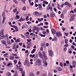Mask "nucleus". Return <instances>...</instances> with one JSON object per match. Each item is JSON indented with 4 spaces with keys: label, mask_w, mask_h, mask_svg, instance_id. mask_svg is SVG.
Listing matches in <instances>:
<instances>
[{
    "label": "nucleus",
    "mask_w": 76,
    "mask_h": 76,
    "mask_svg": "<svg viewBox=\"0 0 76 76\" xmlns=\"http://www.w3.org/2000/svg\"><path fill=\"white\" fill-rule=\"evenodd\" d=\"M27 44H28L26 47L27 48H29L31 47V46L32 45V43L31 42H27Z\"/></svg>",
    "instance_id": "obj_1"
},
{
    "label": "nucleus",
    "mask_w": 76,
    "mask_h": 76,
    "mask_svg": "<svg viewBox=\"0 0 76 76\" xmlns=\"http://www.w3.org/2000/svg\"><path fill=\"white\" fill-rule=\"evenodd\" d=\"M48 52L49 53V55L50 57H51L53 56V52L52 51V50H49L48 51Z\"/></svg>",
    "instance_id": "obj_2"
},
{
    "label": "nucleus",
    "mask_w": 76,
    "mask_h": 76,
    "mask_svg": "<svg viewBox=\"0 0 76 76\" xmlns=\"http://www.w3.org/2000/svg\"><path fill=\"white\" fill-rule=\"evenodd\" d=\"M37 64L38 66H41L42 64H41V60L39 59L37 60Z\"/></svg>",
    "instance_id": "obj_3"
},
{
    "label": "nucleus",
    "mask_w": 76,
    "mask_h": 76,
    "mask_svg": "<svg viewBox=\"0 0 76 76\" xmlns=\"http://www.w3.org/2000/svg\"><path fill=\"white\" fill-rule=\"evenodd\" d=\"M62 35V34L60 32H56V36L57 37H61Z\"/></svg>",
    "instance_id": "obj_4"
},
{
    "label": "nucleus",
    "mask_w": 76,
    "mask_h": 76,
    "mask_svg": "<svg viewBox=\"0 0 76 76\" xmlns=\"http://www.w3.org/2000/svg\"><path fill=\"white\" fill-rule=\"evenodd\" d=\"M42 54L43 55L45 58V60L47 59V56L45 55V52L44 51H42Z\"/></svg>",
    "instance_id": "obj_5"
},
{
    "label": "nucleus",
    "mask_w": 76,
    "mask_h": 76,
    "mask_svg": "<svg viewBox=\"0 0 76 76\" xmlns=\"http://www.w3.org/2000/svg\"><path fill=\"white\" fill-rule=\"evenodd\" d=\"M50 16L51 17V18H54V17L55 16L54 13L53 12H51L50 14Z\"/></svg>",
    "instance_id": "obj_6"
},
{
    "label": "nucleus",
    "mask_w": 76,
    "mask_h": 76,
    "mask_svg": "<svg viewBox=\"0 0 76 76\" xmlns=\"http://www.w3.org/2000/svg\"><path fill=\"white\" fill-rule=\"evenodd\" d=\"M29 62V61H28V59L27 58H26V59L25 61H24V65L25 66V65H26V64L28 63Z\"/></svg>",
    "instance_id": "obj_7"
},
{
    "label": "nucleus",
    "mask_w": 76,
    "mask_h": 76,
    "mask_svg": "<svg viewBox=\"0 0 76 76\" xmlns=\"http://www.w3.org/2000/svg\"><path fill=\"white\" fill-rule=\"evenodd\" d=\"M51 31L52 32V34H55L56 33V30L54 29V28H52L51 29Z\"/></svg>",
    "instance_id": "obj_8"
},
{
    "label": "nucleus",
    "mask_w": 76,
    "mask_h": 76,
    "mask_svg": "<svg viewBox=\"0 0 76 76\" xmlns=\"http://www.w3.org/2000/svg\"><path fill=\"white\" fill-rule=\"evenodd\" d=\"M56 69L57 70H58V71H59V72H61V71H62V68L59 67H56Z\"/></svg>",
    "instance_id": "obj_9"
},
{
    "label": "nucleus",
    "mask_w": 76,
    "mask_h": 76,
    "mask_svg": "<svg viewBox=\"0 0 76 76\" xmlns=\"http://www.w3.org/2000/svg\"><path fill=\"white\" fill-rule=\"evenodd\" d=\"M37 29H38V28L36 26H34L33 28V33H34L35 30H36Z\"/></svg>",
    "instance_id": "obj_10"
},
{
    "label": "nucleus",
    "mask_w": 76,
    "mask_h": 76,
    "mask_svg": "<svg viewBox=\"0 0 76 76\" xmlns=\"http://www.w3.org/2000/svg\"><path fill=\"white\" fill-rule=\"evenodd\" d=\"M38 6L39 7V10H42V5H41L40 4H39L38 5Z\"/></svg>",
    "instance_id": "obj_11"
},
{
    "label": "nucleus",
    "mask_w": 76,
    "mask_h": 76,
    "mask_svg": "<svg viewBox=\"0 0 76 76\" xmlns=\"http://www.w3.org/2000/svg\"><path fill=\"white\" fill-rule=\"evenodd\" d=\"M1 42L3 44L5 45L6 46H7V45L6 44V42L5 40L1 41Z\"/></svg>",
    "instance_id": "obj_12"
},
{
    "label": "nucleus",
    "mask_w": 76,
    "mask_h": 76,
    "mask_svg": "<svg viewBox=\"0 0 76 76\" xmlns=\"http://www.w3.org/2000/svg\"><path fill=\"white\" fill-rule=\"evenodd\" d=\"M25 20V19L23 18L22 17H20V19L18 20V22H20V21H23Z\"/></svg>",
    "instance_id": "obj_13"
},
{
    "label": "nucleus",
    "mask_w": 76,
    "mask_h": 76,
    "mask_svg": "<svg viewBox=\"0 0 76 76\" xmlns=\"http://www.w3.org/2000/svg\"><path fill=\"white\" fill-rule=\"evenodd\" d=\"M75 19V18L73 17H71L69 19V21L70 22H71L72 21V20H74Z\"/></svg>",
    "instance_id": "obj_14"
},
{
    "label": "nucleus",
    "mask_w": 76,
    "mask_h": 76,
    "mask_svg": "<svg viewBox=\"0 0 76 76\" xmlns=\"http://www.w3.org/2000/svg\"><path fill=\"white\" fill-rule=\"evenodd\" d=\"M67 9H66L64 10V11H63L62 13L63 14H65L67 13Z\"/></svg>",
    "instance_id": "obj_15"
},
{
    "label": "nucleus",
    "mask_w": 76,
    "mask_h": 76,
    "mask_svg": "<svg viewBox=\"0 0 76 76\" xmlns=\"http://www.w3.org/2000/svg\"><path fill=\"white\" fill-rule=\"evenodd\" d=\"M43 63L44 64H43V66H45V67H46L47 66V62L46 61H43Z\"/></svg>",
    "instance_id": "obj_16"
},
{
    "label": "nucleus",
    "mask_w": 76,
    "mask_h": 76,
    "mask_svg": "<svg viewBox=\"0 0 76 76\" xmlns=\"http://www.w3.org/2000/svg\"><path fill=\"white\" fill-rule=\"evenodd\" d=\"M39 57L41 58H43V56L42 55V53H39Z\"/></svg>",
    "instance_id": "obj_17"
},
{
    "label": "nucleus",
    "mask_w": 76,
    "mask_h": 76,
    "mask_svg": "<svg viewBox=\"0 0 76 76\" xmlns=\"http://www.w3.org/2000/svg\"><path fill=\"white\" fill-rule=\"evenodd\" d=\"M3 18L2 23H4L5 21V20H6V17H3Z\"/></svg>",
    "instance_id": "obj_18"
},
{
    "label": "nucleus",
    "mask_w": 76,
    "mask_h": 76,
    "mask_svg": "<svg viewBox=\"0 0 76 76\" xmlns=\"http://www.w3.org/2000/svg\"><path fill=\"white\" fill-rule=\"evenodd\" d=\"M0 37L1 39H3L4 38V35L3 34H0Z\"/></svg>",
    "instance_id": "obj_19"
},
{
    "label": "nucleus",
    "mask_w": 76,
    "mask_h": 76,
    "mask_svg": "<svg viewBox=\"0 0 76 76\" xmlns=\"http://www.w3.org/2000/svg\"><path fill=\"white\" fill-rule=\"evenodd\" d=\"M29 76H35V75L32 72H30L29 73Z\"/></svg>",
    "instance_id": "obj_20"
},
{
    "label": "nucleus",
    "mask_w": 76,
    "mask_h": 76,
    "mask_svg": "<svg viewBox=\"0 0 76 76\" xmlns=\"http://www.w3.org/2000/svg\"><path fill=\"white\" fill-rule=\"evenodd\" d=\"M33 15H37L38 14V12L37 11H35L33 13Z\"/></svg>",
    "instance_id": "obj_21"
},
{
    "label": "nucleus",
    "mask_w": 76,
    "mask_h": 76,
    "mask_svg": "<svg viewBox=\"0 0 76 76\" xmlns=\"http://www.w3.org/2000/svg\"><path fill=\"white\" fill-rule=\"evenodd\" d=\"M67 6L69 7H72V4L70 3H68L67 4Z\"/></svg>",
    "instance_id": "obj_22"
},
{
    "label": "nucleus",
    "mask_w": 76,
    "mask_h": 76,
    "mask_svg": "<svg viewBox=\"0 0 76 76\" xmlns=\"http://www.w3.org/2000/svg\"><path fill=\"white\" fill-rule=\"evenodd\" d=\"M6 75L7 76H10V75H11V74H10V73L9 72H7Z\"/></svg>",
    "instance_id": "obj_23"
},
{
    "label": "nucleus",
    "mask_w": 76,
    "mask_h": 76,
    "mask_svg": "<svg viewBox=\"0 0 76 76\" xmlns=\"http://www.w3.org/2000/svg\"><path fill=\"white\" fill-rule=\"evenodd\" d=\"M14 56H10V60H13V59H14Z\"/></svg>",
    "instance_id": "obj_24"
},
{
    "label": "nucleus",
    "mask_w": 76,
    "mask_h": 76,
    "mask_svg": "<svg viewBox=\"0 0 76 76\" xmlns=\"http://www.w3.org/2000/svg\"><path fill=\"white\" fill-rule=\"evenodd\" d=\"M57 8L58 9H59V10H61V9L60 8V5H59V4H58L57 3Z\"/></svg>",
    "instance_id": "obj_25"
},
{
    "label": "nucleus",
    "mask_w": 76,
    "mask_h": 76,
    "mask_svg": "<svg viewBox=\"0 0 76 76\" xmlns=\"http://www.w3.org/2000/svg\"><path fill=\"white\" fill-rule=\"evenodd\" d=\"M27 42H31L32 40L31 39H27Z\"/></svg>",
    "instance_id": "obj_26"
},
{
    "label": "nucleus",
    "mask_w": 76,
    "mask_h": 76,
    "mask_svg": "<svg viewBox=\"0 0 76 76\" xmlns=\"http://www.w3.org/2000/svg\"><path fill=\"white\" fill-rule=\"evenodd\" d=\"M25 37H26V38H29L30 37L29 36H28V35H27V34H26L25 33L24 34Z\"/></svg>",
    "instance_id": "obj_27"
},
{
    "label": "nucleus",
    "mask_w": 76,
    "mask_h": 76,
    "mask_svg": "<svg viewBox=\"0 0 76 76\" xmlns=\"http://www.w3.org/2000/svg\"><path fill=\"white\" fill-rule=\"evenodd\" d=\"M43 3L44 4H48V2H46L45 1H43Z\"/></svg>",
    "instance_id": "obj_28"
},
{
    "label": "nucleus",
    "mask_w": 76,
    "mask_h": 76,
    "mask_svg": "<svg viewBox=\"0 0 76 76\" xmlns=\"http://www.w3.org/2000/svg\"><path fill=\"white\" fill-rule=\"evenodd\" d=\"M4 16H5V12H3L2 15V17H4Z\"/></svg>",
    "instance_id": "obj_29"
},
{
    "label": "nucleus",
    "mask_w": 76,
    "mask_h": 76,
    "mask_svg": "<svg viewBox=\"0 0 76 76\" xmlns=\"http://www.w3.org/2000/svg\"><path fill=\"white\" fill-rule=\"evenodd\" d=\"M42 14V12H38V15L39 16H41Z\"/></svg>",
    "instance_id": "obj_30"
},
{
    "label": "nucleus",
    "mask_w": 76,
    "mask_h": 76,
    "mask_svg": "<svg viewBox=\"0 0 76 76\" xmlns=\"http://www.w3.org/2000/svg\"><path fill=\"white\" fill-rule=\"evenodd\" d=\"M67 42H68V40L67 39H65V44H67Z\"/></svg>",
    "instance_id": "obj_31"
},
{
    "label": "nucleus",
    "mask_w": 76,
    "mask_h": 76,
    "mask_svg": "<svg viewBox=\"0 0 76 76\" xmlns=\"http://www.w3.org/2000/svg\"><path fill=\"white\" fill-rule=\"evenodd\" d=\"M60 65L61 67H63V63L61 62L60 63Z\"/></svg>",
    "instance_id": "obj_32"
},
{
    "label": "nucleus",
    "mask_w": 76,
    "mask_h": 76,
    "mask_svg": "<svg viewBox=\"0 0 76 76\" xmlns=\"http://www.w3.org/2000/svg\"><path fill=\"white\" fill-rule=\"evenodd\" d=\"M22 10H24V11H25L26 10V7L24 6L23 8H22Z\"/></svg>",
    "instance_id": "obj_33"
},
{
    "label": "nucleus",
    "mask_w": 76,
    "mask_h": 76,
    "mask_svg": "<svg viewBox=\"0 0 76 76\" xmlns=\"http://www.w3.org/2000/svg\"><path fill=\"white\" fill-rule=\"evenodd\" d=\"M49 9L50 10L51 12H53V8L51 7H50Z\"/></svg>",
    "instance_id": "obj_34"
},
{
    "label": "nucleus",
    "mask_w": 76,
    "mask_h": 76,
    "mask_svg": "<svg viewBox=\"0 0 76 76\" xmlns=\"http://www.w3.org/2000/svg\"><path fill=\"white\" fill-rule=\"evenodd\" d=\"M69 4V3L68 2H66L64 4V6H66V5H67L68 4Z\"/></svg>",
    "instance_id": "obj_35"
},
{
    "label": "nucleus",
    "mask_w": 76,
    "mask_h": 76,
    "mask_svg": "<svg viewBox=\"0 0 76 76\" xmlns=\"http://www.w3.org/2000/svg\"><path fill=\"white\" fill-rule=\"evenodd\" d=\"M13 1H14V2H15V3L16 4H18V2L17 1H16V0H13Z\"/></svg>",
    "instance_id": "obj_36"
},
{
    "label": "nucleus",
    "mask_w": 76,
    "mask_h": 76,
    "mask_svg": "<svg viewBox=\"0 0 76 76\" xmlns=\"http://www.w3.org/2000/svg\"><path fill=\"white\" fill-rule=\"evenodd\" d=\"M13 49H15L16 48V44H15L14 45L12 48Z\"/></svg>",
    "instance_id": "obj_37"
},
{
    "label": "nucleus",
    "mask_w": 76,
    "mask_h": 76,
    "mask_svg": "<svg viewBox=\"0 0 76 76\" xmlns=\"http://www.w3.org/2000/svg\"><path fill=\"white\" fill-rule=\"evenodd\" d=\"M22 29H24V28H25V26L24 25H23L21 27Z\"/></svg>",
    "instance_id": "obj_38"
},
{
    "label": "nucleus",
    "mask_w": 76,
    "mask_h": 76,
    "mask_svg": "<svg viewBox=\"0 0 76 76\" xmlns=\"http://www.w3.org/2000/svg\"><path fill=\"white\" fill-rule=\"evenodd\" d=\"M69 46V44H66L64 45V47H67Z\"/></svg>",
    "instance_id": "obj_39"
},
{
    "label": "nucleus",
    "mask_w": 76,
    "mask_h": 76,
    "mask_svg": "<svg viewBox=\"0 0 76 76\" xmlns=\"http://www.w3.org/2000/svg\"><path fill=\"white\" fill-rule=\"evenodd\" d=\"M38 57V54H36V56L35 57V58H37Z\"/></svg>",
    "instance_id": "obj_40"
},
{
    "label": "nucleus",
    "mask_w": 76,
    "mask_h": 76,
    "mask_svg": "<svg viewBox=\"0 0 76 76\" xmlns=\"http://www.w3.org/2000/svg\"><path fill=\"white\" fill-rule=\"evenodd\" d=\"M61 17L63 19L64 18V15H63V14H61Z\"/></svg>",
    "instance_id": "obj_41"
},
{
    "label": "nucleus",
    "mask_w": 76,
    "mask_h": 76,
    "mask_svg": "<svg viewBox=\"0 0 76 76\" xmlns=\"http://www.w3.org/2000/svg\"><path fill=\"white\" fill-rule=\"evenodd\" d=\"M7 55H8V53H6L4 55V57H6Z\"/></svg>",
    "instance_id": "obj_42"
},
{
    "label": "nucleus",
    "mask_w": 76,
    "mask_h": 76,
    "mask_svg": "<svg viewBox=\"0 0 76 76\" xmlns=\"http://www.w3.org/2000/svg\"><path fill=\"white\" fill-rule=\"evenodd\" d=\"M16 11H17V9H16L13 10V12L14 13H16Z\"/></svg>",
    "instance_id": "obj_43"
},
{
    "label": "nucleus",
    "mask_w": 76,
    "mask_h": 76,
    "mask_svg": "<svg viewBox=\"0 0 76 76\" xmlns=\"http://www.w3.org/2000/svg\"><path fill=\"white\" fill-rule=\"evenodd\" d=\"M26 64L27 67H29V66H30V64H29V62L28 63V64Z\"/></svg>",
    "instance_id": "obj_44"
},
{
    "label": "nucleus",
    "mask_w": 76,
    "mask_h": 76,
    "mask_svg": "<svg viewBox=\"0 0 76 76\" xmlns=\"http://www.w3.org/2000/svg\"><path fill=\"white\" fill-rule=\"evenodd\" d=\"M19 70L21 72H23V69L22 68H20L19 69Z\"/></svg>",
    "instance_id": "obj_45"
},
{
    "label": "nucleus",
    "mask_w": 76,
    "mask_h": 76,
    "mask_svg": "<svg viewBox=\"0 0 76 76\" xmlns=\"http://www.w3.org/2000/svg\"><path fill=\"white\" fill-rule=\"evenodd\" d=\"M21 1H22V2H23V3L25 4V1H26V0H21Z\"/></svg>",
    "instance_id": "obj_46"
},
{
    "label": "nucleus",
    "mask_w": 76,
    "mask_h": 76,
    "mask_svg": "<svg viewBox=\"0 0 76 76\" xmlns=\"http://www.w3.org/2000/svg\"><path fill=\"white\" fill-rule=\"evenodd\" d=\"M14 63H15V64H16L17 63V60H14Z\"/></svg>",
    "instance_id": "obj_47"
},
{
    "label": "nucleus",
    "mask_w": 76,
    "mask_h": 76,
    "mask_svg": "<svg viewBox=\"0 0 76 76\" xmlns=\"http://www.w3.org/2000/svg\"><path fill=\"white\" fill-rule=\"evenodd\" d=\"M62 31H65V30H66V28H65L64 27H62Z\"/></svg>",
    "instance_id": "obj_48"
},
{
    "label": "nucleus",
    "mask_w": 76,
    "mask_h": 76,
    "mask_svg": "<svg viewBox=\"0 0 76 76\" xmlns=\"http://www.w3.org/2000/svg\"><path fill=\"white\" fill-rule=\"evenodd\" d=\"M12 64L11 63H9L8 64H7V66H10L11 65H12Z\"/></svg>",
    "instance_id": "obj_49"
},
{
    "label": "nucleus",
    "mask_w": 76,
    "mask_h": 76,
    "mask_svg": "<svg viewBox=\"0 0 76 76\" xmlns=\"http://www.w3.org/2000/svg\"><path fill=\"white\" fill-rule=\"evenodd\" d=\"M37 20L39 21V22H41V19L39 18H37Z\"/></svg>",
    "instance_id": "obj_50"
},
{
    "label": "nucleus",
    "mask_w": 76,
    "mask_h": 76,
    "mask_svg": "<svg viewBox=\"0 0 76 76\" xmlns=\"http://www.w3.org/2000/svg\"><path fill=\"white\" fill-rule=\"evenodd\" d=\"M72 63L73 64H74L76 65V62H75V61H73Z\"/></svg>",
    "instance_id": "obj_51"
},
{
    "label": "nucleus",
    "mask_w": 76,
    "mask_h": 76,
    "mask_svg": "<svg viewBox=\"0 0 76 76\" xmlns=\"http://www.w3.org/2000/svg\"><path fill=\"white\" fill-rule=\"evenodd\" d=\"M29 3L30 5H31V6H33V5H34V2H32L31 3L30 2Z\"/></svg>",
    "instance_id": "obj_52"
},
{
    "label": "nucleus",
    "mask_w": 76,
    "mask_h": 76,
    "mask_svg": "<svg viewBox=\"0 0 76 76\" xmlns=\"http://www.w3.org/2000/svg\"><path fill=\"white\" fill-rule=\"evenodd\" d=\"M66 50H67V48H64V51H66Z\"/></svg>",
    "instance_id": "obj_53"
},
{
    "label": "nucleus",
    "mask_w": 76,
    "mask_h": 76,
    "mask_svg": "<svg viewBox=\"0 0 76 76\" xmlns=\"http://www.w3.org/2000/svg\"><path fill=\"white\" fill-rule=\"evenodd\" d=\"M54 39L55 40V41H57V37H54Z\"/></svg>",
    "instance_id": "obj_54"
},
{
    "label": "nucleus",
    "mask_w": 76,
    "mask_h": 76,
    "mask_svg": "<svg viewBox=\"0 0 76 76\" xmlns=\"http://www.w3.org/2000/svg\"><path fill=\"white\" fill-rule=\"evenodd\" d=\"M7 44H11V42H10V41H7Z\"/></svg>",
    "instance_id": "obj_55"
},
{
    "label": "nucleus",
    "mask_w": 76,
    "mask_h": 76,
    "mask_svg": "<svg viewBox=\"0 0 76 76\" xmlns=\"http://www.w3.org/2000/svg\"><path fill=\"white\" fill-rule=\"evenodd\" d=\"M18 31H19V30L18 29V28H15V32H18Z\"/></svg>",
    "instance_id": "obj_56"
},
{
    "label": "nucleus",
    "mask_w": 76,
    "mask_h": 76,
    "mask_svg": "<svg viewBox=\"0 0 76 76\" xmlns=\"http://www.w3.org/2000/svg\"><path fill=\"white\" fill-rule=\"evenodd\" d=\"M16 17L17 18H18V19H19V15H17L16 16Z\"/></svg>",
    "instance_id": "obj_57"
},
{
    "label": "nucleus",
    "mask_w": 76,
    "mask_h": 76,
    "mask_svg": "<svg viewBox=\"0 0 76 76\" xmlns=\"http://www.w3.org/2000/svg\"><path fill=\"white\" fill-rule=\"evenodd\" d=\"M43 34H44V35H45L46 34V31H43Z\"/></svg>",
    "instance_id": "obj_58"
},
{
    "label": "nucleus",
    "mask_w": 76,
    "mask_h": 76,
    "mask_svg": "<svg viewBox=\"0 0 76 76\" xmlns=\"http://www.w3.org/2000/svg\"><path fill=\"white\" fill-rule=\"evenodd\" d=\"M49 46V44H48V43H46V47H48Z\"/></svg>",
    "instance_id": "obj_59"
},
{
    "label": "nucleus",
    "mask_w": 76,
    "mask_h": 76,
    "mask_svg": "<svg viewBox=\"0 0 76 76\" xmlns=\"http://www.w3.org/2000/svg\"><path fill=\"white\" fill-rule=\"evenodd\" d=\"M53 10L55 11V12H56L57 11V9L56 8H54Z\"/></svg>",
    "instance_id": "obj_60"
},
{
    "label": "nucleus",
    "mask_w": 76,
    "mask_h": 76,
    "mask_svg": "<svg viewBox=\"0 0 76 76\" xmlns=\"http://www.w3.org/2000/svg\"><path fill=\"white\" fill-rule=\"evenodd\" d=\"M72 45H75V46H76V44H75V42H73L72 43Z\"/></svg>",
    "instance_id": "obj_61"
},
{
    "label": "nucleus",
    "mask_w": 76,
    "mask_h": 76,
    "mask_svg": "<svg viewBox=\"0 0 76 76\" xmlns=\"http://www.w3.org/2000/svg\"><path fill=\"white\" fill-rule=\"evenodd\" d=\"M37 75H39V72L37 71Z\"/></svg>",
    "instance_id": "obj_62"
},
{
    "label": "nucleus",
    "mask_w": 76,
    "mask_h": 76,
    "mask_svg": "<svg viewBox=\"0 0 76 76\" xmlns=\"http://www.w3.org/2000/svg\"><path fill=\"white\" fill-rule=\"evenodd\" d=\"M64 34H65V36H68V34L67 33H65Z\"/></svg>",
    "instance_id": "obj_63"
},
{
    "label": "nucleus",
    "mask_w": 76,
    "mask_h": 76,
    "mask_svg": "<svg viewBox=\"0 0 76 76\" xmlns=\"http://www.w3.org/2000/svg\"><path fill=\"white\" fill-rule=\"evenodd\" d=\"M43 17L44 18H47V15H43Z\"/></svg>",
    "instance_id": "obj_64"
}]
</instances>
